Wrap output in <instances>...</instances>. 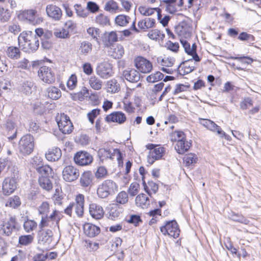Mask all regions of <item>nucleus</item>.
Wrapping results in <instances>:
<instances>
[{
	"mask_svg": "<svg viewBox=\"0 0 261 261\" xmlns=\"http://www.w3.org/2000/svg\"><path fill=\"white\" fill-rule=\"evenodd\" d=\"M18 43L22 50L26 53L35 52L39 46V40L32 31L22 32L18 37Z\"/></svg>",
	"mask_w": 261,
	"mask_h": 261,
	"instance_id": "f257e3e1",
	"label": "nucleus"
},
{
	"mask_svg": "<svg viewBox=\"0 0 261 261\" xmlns=\"http://www.w3.org/2000/svg\"><path fill=\"white\" fill-rule=\"evenodd\" d=\"M118 191L117 185L113 180L107 179L99 185L97 193L99 197L105 198L109 195L115 194Z\"/></svg>",
	"mask_w": 261,
	"mask_h": 261,
	"instance_id": "f03ea898",
	"label": "nucleus"
},
{
	"mask_svg": "<svg viewBox=\"0 0 261 261\" xmlns=\"http://www.w3.org/2000/svg\"><path fill=\"white\" fill-rule=\"evenodd\" d=\"M34 148V138L30 134L23 136L20 139L18 149L23 155H29L33 151Z\"/></svg>",
	"mask_w": 261,
	"mask_h": 261,
	"instance_id": "7ed1b4c3",
	"label": "nucleus"
},
{
	"mask_svg": "<svg viewBox=\"0 0 261 261\" xmlns=\"http://www.w3.org/2000/svg\"><path fill=\"white\" fill-rule=\"evenodd\" d=\"M17 222L14 216L3 220L0 224V233L7 237L11 236L13 232L17 229Z\"/></svg>",
	"mask_w": 261,
	"mask_h": 261,
	"instance_id": "20e7f679",
	"label": "nucleus"
},
{
	"mask_svg": "<svg viewBox=\"0 0 261 261\" xmlns=\"http://www.w3.org/2000/svg\"><path fill=\"white\" fill-rule=\"evenodd\" d=\"M53 232L49 229H40L38 233V243L44 246L45 249H51L54 244H53Z\"/></svg>",
	"mask_w": 261,
	"mask_h": 261,
	"instance_id": "39448f33",
	"label": "nucleus"
},
{
	"mask_svg": "<svg viewBox=\"0 0 261 261\" xmlns=\"http://www.w3.org/2000/svg\"><path fill=\"white\" fill-rule=\"evenodd\" d=\"M160 230L164 235L168 234L174 238L179 236L180 229L175 220L166 222L165 225L160 227Z\"/></svg>",
	"mask_w": 261,
	"mask_h": 261,
	"instance_id": "423d86ee",
	"label": "nucleus"
},
{
	"mask_svg": "<svg viewBox=\"0 0 261 261\" xmlns=\"http://www.w3.org/2000/svg\"><path fill=\"white\" fill-rule=\"evenodd\" d=\"M38 75L40 79L45 83L51 84L55 81V72L48 66H41L38 71Z\"/></svg>",
	"mask_w": 261,
	"mask_h": 261,
	"instance_id": "0eeeda50",
	"label": "nucleus"
},
{
	"mask_svg": "<svg viewBox=\"0 0 261 261\" xmlns=\"http://www.w3.org/2000/svg\"><path fill=\"white\" fill-rule=\"evenodd\" d=\"M73 160L76 165L84 166L91 164L93 158L90 153L86 151H80L74 154Z\"/></svg>",
	"mask_w": 261,
	"mask_h": 261,
	"instance_id": "6e6552de",
	"label": "nucleus"
},
{
	"mask_svg": "<svg viewBox=\"0 0 261 261\" xmlns=\"http://www.w3.org/2000/svg\"><path fill=\"white\" fill-rule=\"evenodd\" d=\"M79 176V170L73 166H66L62 171L63 178L67 182H72L75 180Z\"/></svg>",
	"mask_w": 261,
	"mask_h": 261,
	"instance_id": "1a4fd4ad",
	"label": "nucleus"
},
{
	"mask_svg": "<svg viewBox=\"0 0 261 261\" xmlns=\"http://www.w3.org/2000/svg\"><path fill=\"white\" fill-rule=\"evenodd\" d=\"M135 64L139 71L143 73H148L152 70V63L143 57H138L136 58Z\"/></svg>",
	"mask_w": 261,
	"mask_h": 261,
	"instance_id": "9d476101",
	"label": "nucleus"
},
{
	"mask_svg": "<svg viewBox=\"0 0 261 261\" xmlns=\"http://www.w3.org/2000/svg\"><path fill=\"white\" fill-rule=\"evenodd\" d=\"M112 65L109 62H103L99 64L96 69L97 74L102 79H108L113 74Z\"/></svg>",
	"mask_w": 261,
	"mask_h": 261,
	"instance_id": "9b49d317",
	"label": "nucleus"
},
{
	"mask_svg": "<svg viewBox=\"0 0 261 261\" xmlns=\"http://www.w3.org/2000/svg\"><path fill=\"white\" fill-rule=\"evenodd\" d=\"M17 188V182L14 178H6L3 182V193L9 195L14 192Z\"/></svg>",
	"mask_w": 261,
	"mask_h": 261,
	"instance_id": "f8f14e48",
	"label": "nucleus"
},
{
	"mask_svg": "<svg viewBox=\"0 0 261 261\" xmlns=\"http://www.w3.org/2000/svg\"><path fill=\"white\" fill-rule=\"evenodd\" d=\"M126 116L122 112L116 111L108 115L105 118V121L109 122H117L120 124H123L126 121Z\"/></svg>",
	"mask_w": 261,
	"mask_h": 261,
	"instance_id": "ddd939ff",
	"label": "nucleus"
},
{
	"mask_svg": "<svg viewBox=\"0 0 261 261\" xmlns=\"http://www.w3.org/2000/svg\"><path fill=\"white\" fill-rule=\"evenodd\" d=\"M36 13V11L35 10H24L19 13L18 18L21 20L27 21L31 24H35L37 22Z\"/></svg>",
	"mask_w": 261,
	"mask_h": 261,
	"instance_id": "4468645a",
	"label": "nucleus"
},
{
	"mask_svg": "<svg viewBox=\"0 0 261 261\" xmlns=\"http://www.w3.org/2000/svg\"><path fill=\"white\" fill-rule=\"evenodd\" d=\"M89 212L91 217L96 220L100 219L103 217L104 215V212L102 206L94 203L89 205Z\"/></svg>",
	"mask_w": 261,
	"mask_h": 261,
	"instance_id": "2eb2a0df",
	"label": "nucleus"
},
{
	"mask_svg": "<svg viewBox=\"0 0 261 261\" xmlns=\"http://www.w3.org/2000/svg\"><path fill=\"white\" fill-rule=\"evenodd\" d=\"M118 36L116 32H106L101 36V41L105 47L111 46L113 43L117 41Z\"/></svg>",
	"mask_w": 261,
	"mask_h": 261,
	"instance_id": "dca6fc26",
	"label": "nucleus"
},
{
	"mask_svg": "<svg viewBox=\"0 0 261 261\" xmlns=\"http://www.w3.org/2000/svg\"><path fill=\"white\" fill-rule=\"evenodd\" d=\"M75 212L77 216L82 217L84 214V196L79 194L75 198V203H74Z\"/></svg>",
	"mask_w": 261,
	"mask_h": 261,
	"instance_id": "f3484780",
	"label": "nucleus"
},
{
	"mask_svg": "<svg viewBox=\"0 0 261 261\" xmlns=\"http://www.w3.org/2000/svg\"><path fill=\"white\" fill-rule=\"evenodd\" d=\"M123 75L127 81L132 83H137L140 79L139 72L134 69L124 70Z\"/></svg>",
	"mask_w": 261,
	"mask_h": 261,
	"instance_id": "a211bd4d",
	"label": "nucleus"
},
{
	"mask_svg": "<svg viewBox=\"0 0 261 261\" xmlns=\"http://www.w3.org/2000/svg\"><path fill=\"white\" fill-rule=\"evenodd\" d=\"M61 156V150L58 147L50 148L45 153L46 159L50 162H55L59 160Z\"/></svg>",
	"mask_w": 261,
	"mask_h": 261,
	"instance_id": "6ab92c4d",
	"label": "nucleus"
},
{
	"mask_svg": "<svg viewBox=\"0 0 261 261\" xmlns=\"http://www.w3.org/2000/svg\"><path fill=\"white\" fill-rule=\"evenodd\" d=\"M46 11L48 16L56 20H59L62 16V13L61 9L56 6H47Z\"/></svg>",
	"mask_w": 261,
	"mask_h": 261,
	"instance_id": "aec40b11",
	"label": "nucleus"
},
{
	"mask_svg": "<svg viewBox=\"0 0 261 261\" xmlns=\"http://www.w3.org/2000/svg\"><path fill=\"white\" fill-rule=\"evenodd\" d=\"M85 234L90 238L97 236L100 231V228L92 223H86L84 225Z\"/></svg>",
	"mask_w": 261,
	"mask_h": 261,
	"instance_id": "412c9836",
	"label": "nucleus"
},
{
	"mask_svg": "<svg viewBox=\"0 0 261 261\" xmlns=\"http://www.w3.org/2000/svg\"><path fill=\"white\" fill-rule=\"evenodd\" d=\"M135 202L137 206L141 207L142 208H146L150 205V200L148 197L143 193L137 196Z\"/></svg>",
	"mask_w": 261,
	"mask_h": 261,
	"instance_id": "4be33fe9",
	"label": "nucleus"
},
{
	"mask_svg": "<svg viewBox=\"0 0 261 261\" xmlns=\"http://www.w3.org/2000/svg\"><path fill=\"white\" fill-rule=\"evenodd\" d=\"M191 146V143L184 140H178L175 146V149L179 154H183L187 151Z\"/></svg>",
	"mask_w": 261,
	"mask_h": 261,
	"instance_id": "5701e85b",
	"label": "nucleus"
},
{
	"mask_svg": "<svg viewBox=\"0 0 261 261\" xmlns=\"http://www.w3.org/2000/svg\"><path fill=\"white\" fill-rule=\"evenodd\" d=\"M93 175L90 171L84 172L80 177V184L83 187H91L92 185Z\"/></svg>",
	"mask_w": 261,
	"mask_h": 261,
	"instance_id": "b1692460",
	"label": "nucleus"
},
{
	"mask_svg": "<svg viewBox=\"0 0 261 261\" xmlns=\"http://www.w3.org/2000/svg\"><path fill=\"white\" fill-rule=\"evenodd\" d=\"M106 89L107 91L109 93H115L120 90V86L117 81L113 79L107 81Z\"/></svg>",
	"mask_w": 261,
	"mask_h": 261,
	"instance_id": "393cba45",
	"label": "nucleus"
},
{
	"mask_svg": "<svg viewBox=\"0 0 261 261\" xmlns=\"http://www.w3.org/2000/svg\"><path fill=\"white\" fill-rule=\"evenodd\" d=\"M40 187L44 190L49 192L53 189V184L50 178L39 177L38 179Z\"/></svg>",
	"mask_w": 261,
	"mask_h": 261,
	"instance_id": "a878e982",
	"label": "nucleus"
},
{
	"mask_svg": "<svg viewBox=\"0 0 261 261\" xmlns=\"http://www.w3.org/2000/svg\"><path fill=\"white\" fill-rule=\"evenodd\" d=\"M39 173V177H46L48 178H52L53 169L48 165H43L41 167H38L36 170Z\"/></svg>",
	"mask_w": 261,
	"mask_h": 261,
	"instance_id": "bb28decb",
	"label": "nucleus"
},
{
	"mask_svg": "<svg viewBox=\"0 0 261 261\" xmlns=\"http://www.w3.org/2000/svg\"><path fill=\"white\" fill-rule=\"evenodd\" d=\"M87 32L96 41L98 45H101L102 41L101 38H99L100 33L99 29L94 27L89 28L87 30Z\"/></svg>",
	"mask_w": 261,
	"mask_h": 261,
	"instance_id": "cd10ccee",
	"label": "nucleus"
},
{
	"mask_svg": "<svg viewBox=\"0 0 261 261\" xmlns=\"http://www.w3.org/2000/svg\"><path fill=\"white\" fill-rule=\"evenodd\" d=\"M35 86L33 82L27 81L23 82L22 86V92L27 95H29L35 90Z\"/></svg>",
	"mask_w": 261,
	"mask_h": 261,
	"instance_id": "c85d7f7f",
	"label": "nucleus"
},
{
	"mask_svg": "<svg viewBox=\"0 0 261 261\" xmlns=\"http://www.w3.org/2000/svg\"><path fill=\"white\" fill-rule=\"evenodd\" d=\"M92 49V44L91 43L84 41L81 43L79 51L80 54L84 55H87L91 53Z\"/></svg>",
	"mask_w": 261,
	"mask_h": 261,
	"instance_id": "c756f323",
	"label": "nucleus"
},
{
	"mask_svg": "<svg viewBox=\"0 0 261 261\" xmlns=\"http://www.w3.org/2000/svg\"><path fill=\"white\" fill-rule=\"evenodd\" d=\"M20 51L19 49L15 46H10L7 48V55L12 59H18L20 57Z\"/></svg>",
	"mask_w": 261,
	"mask_h": 261,
	"instance_id": "7c9ffc66",
	"label": "nucleus"
},
{
	"mask_svg": "<svg viewBox=\"0 0 261 261\" xmlns=\"http://www.w3.org/2000/svg\"><path fill=\"white\" fill-rule=\"evenodd\" d=\"M198 158L194 153H188L184 158V162L187 167L193 166L197 163Z\"/></svg>",
	"mask_w": 261,
	"mask_h": 261,
	"instance_id": "2f4dec72",
	"label": "nucleus"
},
{
	"mask_svg": "<svg viewBox=\"0 0 261 261\" xmlns=\"http://www.w3.org/2000/svg\"><path fill=\"white\" fill-rule=\"evenodd\" d=\"M48 96L50 98L57 100L61 96V92L56 87H51L47 89Z\"/></svg>",
	"mask_w": 261,
	"mask_h": 261,
	"instance_id": "473e14b6",
	"label": "nucleus"
},
{
	"mask_svg": "<svg viewBox=\"0 0 261 261\" xmlns=\"http://www.w3.org/2000/svg\"><path fill=\"white\" fill-rule=\"evenodd\" d=\"M89 83L92 89L98 90L101 89L102 82L95 76H92L89 79Z\"/></svg>",
	"mask_w": 261,
	"mask_h": 261,
	"instance_id": "72a5a7b5",
	"label": "nucleus"
},
{
	"mask_svg": "<svg viewBox=\"0 0 261 261\" xmlns=\"http://www.w3.org/2000/svg\"><path fill=\"white\" fill-rule=\"evenodd\" d=\"M130 18L125 15H119L115 18L116 23L121 27L126 26L129 22Z\"/></svg>",
	"mask_w": 261,
	"mask_h": 261,
	"instance_id": "f704fd0d",
	"label": "nucleus"
},
{
	"mask_svg": "<svg viewBox=\"0 0 261 261\" xmlns=\"http://www.w3.org/2000/svg\"><path fill=\"white\" fill-rule=\"evenodd\" d=\"M148 37L152 40L161 39L163 40L165 38V34L162 33L160 31L154 29L150 31L147 34Z\"/></svg>",
	"mask_w": 261,
	"mask_h": 261,
	"instance_id": "c9c22d12",
	"label": "nucleus"
},
{
	"mask_svg": "<svg viewBox=\"0 0 261 261\" xmlns=\"http://www.w3.org/2000/svg\"><path fill=\"white\" fill-rule=\"evenodd\" d=\"M165 152V148L162 147H157L153 150L149 151L150 156H153L158 160L161 159Z\"/></svg>",
	"mask_w": 261,
	"mask_h": 261,
	"instance_id": "e433bc0d",
	"label": "nucleus"
},
{
	"mask_svg": "<svg viewBox=\"0 0 261 261\" xmlns=\"http://www.w3.org/2000/svg\"><path fill=\"white\" fill-rule=\"evenodd\" d=\"M164 75L160 71H156L154 73L148 75L146 77V81L149 83H155L162 80Z\"/></svg>",
	"mask_w": 261,
	"mask_h": 261,
	"instance_id": "4c0bfd02",
	"label": "nucleus"
},
{
	"mask_svg": "<svg viewBox=\"0 0 261 261\" xmlns=\"http://www.w3.org/2000/svg\"><path fill=\"white\" fill-rule=\"evenodd\" d=\"M238 39L243 41H246L249 44H253L255 41V38L252 35L245 32H242L239 34Z\"/></svg>",
	"mask_w": 261,
	"mask_h": 261,
	"instance_id": "58836bf2",
	"label": "nucleus"
},
{
	"mask_svg": "<svg viewBox=\"0 0 261 261\" xmlns=\"http://www.w3.org/2000/svg\"><path fill=\"white\" fill-rule=\"evenodd\" d=\"M34 240V237L32 235H22L19 237V244L23 246H27L31 244Z\"/></svg>",
	"mask_w": 261,
	"mask_h": 261,
	"instance_id": "ea45409f",
	"label": "nucleus"
},
{
	"mask_svg": "<svg viewBox=\"0 0 261 261\" xmlns=\"http://www.w3.org/2000/svg\"><path fill=\"white\" fill-rule=\"evenodd\" d=\"M97 155L99 159V163H103L104 160L109 159L110 150L103 148H100L97 151Z\"/></svg>",
	"mask_w": 261,
	"mask_h": 261,
	"instance_id": "a19ab883",
	"label": "nucleus"
},
{
	"mask_svg": "<svg viewBox=\"0 0 261 261\" xmlns=\"http://www.w3.org/2000/svg\"><path fill=\"white\" fill-rule=\"evenodd\" d=\"M21 204L20 198L17 196L10 198L7 201L6 205L14 208H17Z\"/></svg>",
	"mask_w": 261,
	"mask_h": 261,
	"instance_id": "79ce46f5",
	"label": "nucleus"
},
{
	"mask_svg": "<svg viewBox=\"0 0 261 261\" xmlns=\"http://www.w3.org/2000/svg\"><path fill=\"white\" fill-rule=\"evenodd\" d=\"M171 140L173 142H178V140L186 139V135L182 131L176 130L170 135Z\"/></svg>",
	"mask_w": 261,
	"mask_h": 261,
	"instance_id": "37998d69",
	"label": "nucleus"
},
{
	"mask_svg": "<svg viewBox=\"0 0 261 261\" xmlns=\"http://www.w3.org/2000/svg\"><path fill=\"white\" fill-rule=\"evenodd\" d=\"M37 226V223L31 220H27L23 223V228L25 231L27 232H30L34 230Z\"/></svg>",
	"mask_w": 261,
	"mask_h": 261,
	"instance_id": "c03bdc74",
	"label": "nucleus"
},
{
	"mask_svg": "<svg viewBox=\"0 0 261 261\" xmlns=\"http://www.w3.org/2000/svg\"><path fill=\"white\" fill-rule=\"evenodd\" d=\"M11 17V13L8 9L0 6V21L2 22L8 21Z\"/></svg>",
	"mask_w": 261,
	"mask_h": 261,
	"instance_id": "a18cd8bd",
	"label": "nucleus"
},
{
	"mask_svg": "<svg viewBox=\"0 0 261 261\" xmlns=\"http://www.w3.org/2000/svg\"><path fill=\"white\" fill-rule=\"evenodd\" d=\"M128 195L125 191H121L118 193L116 197V202L120 204H124L128 202Z\"/></svg>",
	"mask_w": 261,
	"mask_h": 261,
	"instance_id": "49530a36",
	"label": "nucleus"
},
{
	"mask_svg": "<svg viewBox=\"0 0 261 261\" xmlns=\"http://www.w3.org/2000/svg\"><path fill=\"white\" fill-rule=\"evenodd\" d=\"M120 214L119 207L117 203H113L111 205L109 210V215L112 219L118 217Z\"/></svg>",
	"mask_w": 261,
	"mask_h": 261,
	"instance_id": "de8ad7c7",
	"label": "nucleus"
},
{
	"mask_svg": "<svg viewBox=\"0 0 261 261\" xmlns=\"http://www.w3.org/2000/svg\"><path fill=\"white\" fill-rule=\"evenodd\" d=\"M118 5L113 0H111L106 3L105 6V10L110 12H114L118 9Z\"/></svg>",
	"mask_w": 261,
	"mask_h": 261,
	"instance_id": "09e8293b",
	"label": "nucleus"
},
{
	"mask_svg": "<svg viewBox=\"0 0 261 261\" xmlns=\"http://www.w3.org/2000/svg\"><path fill=\"white\" fill-rule=\"evenodd\" d=\"M54 35L58 38L63 39L68 38L70 37L69 31H67L65 28L56 30L54 32Z\"/></svg>",
	"mask_w": 261,
	"mask_h": 261,
	"instance_id": "8fccbe9b",
	"label": "nucleus"
},
{
	"mask_svg": "<svg viewBox=\"0 0 261 261\" xmlns=\"http://www.w3.org/2000/svg\"><path fill=\"white\" fill-rule=\"evenodd\" d=\"M108 175V171L104 166L99 167L95 173V177L97 179H102Z\"/></svg>",
	"mask_w": 261,
	"mask_h": 261,
	"instance_id": "3c124183",
	"label": "nucleus"
},
{
	"mask_svg": "<svg viewBox=\"0 0 261 261\" xmlns=\"http://www.w3.org/2000/svg\"><path fill=\"white\" fill-rule=\"evenodd\" d=\"M88 90L86 87H83L82 90L75 94L74 96V99L76 100L78 99L79 100H83L85 99V97H87L89 95Z\"/></svg>",
	"mask_w": 261,
	"mask_h": 261,
	"instance_id": "603ef678",
	"label": "nucleus"
},
{
	"mask_svg": "<svg viewBox=\"0 0 261 261\" xmlns=\"http://www.w3.org/2000/svg\"><path fill=\"white\" fill-rule=\"evenodd\" d=\"M31 163L36 170L38 167H41L44 165L43 163V159L39 156H35L32 158L31 160Z\"/></svg>",
	"mask_w": 261,
	"mask_h": 261,
	"instance_id": "864d4df0",
	"label": "nucleus"
},
{
	"mask_svg": "<svg viewBox=\"0 0 261 261\" xmlns=\"http://www.w3.org/2000/svg\"><path fill=\"white\" fill-rule=\"evenodd\" d=\"M38 211L39 214L42 216H48L49 212V203L46 201L42 202L38 208Z\"/></svg>",
	"mask_w": 261,
	"mask_h": 261,
	"instance_id": "5fc2aeb1",
	"label": "nucleus"
},
{
	"mask_svg": "<svg viewBox=\"0 0 261 261\" xmlns=\"http://www.w3.org/2000/svg\"><path fill=\"white\" fill-rule=\"evenodd\" d=\"M140 185L136 182H133L129 186L128 190V193L132 196L136 195L139 192Z\"/></svg>",
	"mask_w": 261,
	"mask_h": 261,
	"instance_id": "6e6d98bb",
	"label": "nucleus"
},
{
	"mask_svg": "<svg viewBox=\"0 0 261 261\" xmlns=\"http://www.w3.org/2000/svg\"><path fill=\"white\" fill-rule=\"evenodd\" d=\"M6 127L9 129V132H13V135L8 137L9 139L13 140L16 137L17 130L15 129L14 123L11 121H8L6 124Z\"/></svg>",
	"mask_w": 261,
	"mask_h": 261,
	"instance_id": "4d7b16f0",
	"label": "nucleus"
},
{
	"mask_svg": "<svg viewBox=\"0 0 261 261\" xmlns=\"http://www.w3.org/2000/svg\"><path fill=\"white\" fill-rule=\"evenodd\" d=\"M229 59L233 60H237L241 62L243 64H251L253 60L249 57L247 56H241V57H232L231 56L228 58Z\"/></svg>",
	"mask_w": 261,
	"mask_h": 261,
	"instance_id": "13d9d810",
	"label": "nucleus"
},
{
	"mask_svg": "<svg viewBox=\"0 0 261 261\" xmlns=\"http://www.w3.org/2000/svg\"><path fill=\"white\" fill-rule=\"evenodd\" d=\"M124 53L123 47L121 45H117L116 48H114L113 56L115 59H120L123 56Z\"/></svg>",
	"mask_w": 261,
	"mask_h": 261,
	"instance_id": "bf43d9fd",
	"label": "nucleus"
},
{
	"mask_svg": "<svg viewBox=\"0 0 261 261\" xmlns=\"http://www.w3.org/2000/svg\"><path fill=\"white\" fill-rule=\"evenodd\" d=\"M77 84V77L75 74L71 75L69 78L67 82V86L70 90H73L75 88Z\"/></svg>",
	"mask_w": 261,
	"mask_h": 261,
	"instance_id": "052dcab7",
	"label": "nucleus"
},
{
	"mask_svg": "<svg viewBox=\"0 0 261 261\" xmlns=\"http://www.w3.org/2000/svg\"><path fill=\"white\" fill-rule=\"evenodd\" d=\"M96 22L97 23L103 26L109 24L110 20L108 17L101 14L96 17Z\"/></svg>",
	"mask_w": 261,
	"mask_h": 261,
	"instance_id": "680f3d73",
	"label": "nucleus"
},
{
	"mask_svg": "<svg viewBox=\"0 0 261 261\" xmlns=\"http://www.w3.org/2000/svg\"><path fill=\"white\" fill-rule=\"evenodd\" d=\"M253 105V101L250 97H246L240 103V108L246 110Z\"/></svg>",
	"mask_w": 261,
	"mask_h": 261,
	"instance_id": "e2e57ef3",
	"label": "nucleus"
},
{
	"mask_svg": "<svg viewBox=\"0 0 261 261\" xmlns=\"http://www.w3.org/2000/svg\"><path fill=\"white\" fill-rule=\"evenodd\" d=\"M70 120L69 117L67 116L66 115L63 114L61 115L60 119L59 121H57V123L59 126V129L61 128V125L63 126H66V125H68L69 122H70Z\"/></svg>",
	"mask_w": 261,
	"mask_h": 261,
	"instance_id": "0e129e2a",
	"label": "nucleus"
},
{
	"mask_svg": "<svg viewBox=\"0 0 261 261\" xmlns=\"http://www.w3.org/2000/svg\"><path fill=\"white\" fill-rule=\"evenodd\" d=\"M77 142H79L80 144L83 146H86L89 144L90 139L88 136L85 134H82L80 136L76 138Z\"/></svg>",
	"mask_w": 261,
	"mask_h": 261,
	"instance_id": "69168bd1",
	"label": "nucleus"
},
{
	"mask_svg": "<svg viewBox=\"0 0 261 261\" xmlns=\"http://www.w3.org/2000/svg\"><path fill=\"white\" fill-rule=\"evenodd\" d=\"M75 9L77 14L82 17H85L88 15V11L87 10L84 9L81 5L76 4L75 6Z\"/></svg>",
	"mask_w": 261,
	"mask_h": 261,
	"instance_id": "338daca9",
	"label": "nucleus"
},
{
	"mask_svg": "<svg viewBox=\"0 0 261 261\" xmlns=\"http://www.w3.org/2000/svg\"><path fill=\"white\" fill-rule=\"evenodd\" d=\"M100 109H95L92 110L88 114V117L89 121L93 124L94 122L95 118L99 115L100 113Z\"/></svg>",
	"mask_w": 261,
	"mask_h": 261,
	"instance_id": "774afa93",
	"label": "nucleus"
}]
</instances>
